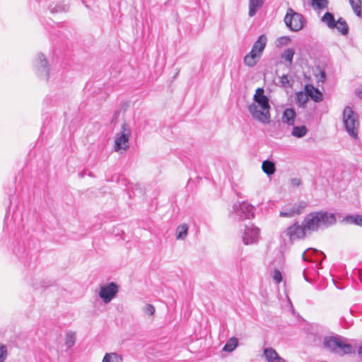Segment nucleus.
<instances>
[{
	"label": "nucleus",
	"instance_id": "30",
	"mask_svg": "<svg viewBox=\"0 0 362 362\" xmlns=\"http://www.w3.org/2000/svg\"><path fill=\"white\" fill-rule=\"evenodd\" d=\"M48 8L52 13H56L66 11L69 9V7L67 5L51 4L49 6Z\"/></svg>",
	"mask_w": 362,
	"mask_h": 362
},
{
	"label": "nucleus",
	"instance_id": "10",
	"mask_svg": "<svg viewBox=\"0 0 362 362\" xmlns=\"http://www.w3.org/2000/svg\"><path fill=\"white\" fill-rule=\"evenodd\" d=\"M254 210L255 209L251 204L247 202H241L234 204L233 213L237 216L239 220L250 219L254 215Z\"/></svg>",
	"mask_w": 362,
	"mask_h": 362
},
{
	"label": "nucleus",
	"instance_id": "37",
	"mask_svg": "<svg viewBox=\"0 0 362 362\" xmlns=\"http://www.w3.org/2000/svg\"><path fill=\"white\" fill-rule=\"evenodd\" d=\"M277 41L279 45H286L291 41V39L289 38V37L284 36V37H279L277 40Z\"/></svg>",
	"mask_w": 362,
	"mask_h": 362
},
{
	"label": "nucleus",
	"instance_id": "33",
	"mask_svg": "<svg viewBox=\"0 0 362 362\" xmlns=\"http://www.w3.org/2000/svg\"><path fill=\"white\" fill-rule=\"evenodd\" d=\"M65 344L68 348L72 347L75 344V334L73 332H69L66 335Z\"/></svg>",
	"mask_w": 362,
	"mask_h": 362
},
{
	"label": "nucleus",
	"instance_id": "1",
	"mask_svg": "<svg viewBox=\"0 0 362 362\" xmlns=\"http://www.w3.org/2000/svg\"><path fill=\"white\" fill-rule=\"evenodd\" d=\"M254 102L248 106V110L252 118L262 124L270 122V105L269 98L264 95L262 88H258L253 96Z\"/></svg>",
	"mask_w": 362,
	"mask_h": 362
},
{
	"label": "nucleus",
	"instance_id": "4",
	"mask_svg": "<svg viewBox=\"0 0 362 362\" xmlns=\"http://www.w3.org/2000/svg\"><path fill=\"white\" fill-rule=\"evenodd\" d=\"M132 135V130L130 127L124 123L119 132L117 133L115 136L114 151L120 154L127 151L129 148V139Z\"/></svg>",
	"mask_w": 362,
	"mask_h": 362
},
{
	"label": "nucleus",
	"instance_id": "28",
	"mask_svg": "<svg viewBox=\"0 0 362 362\" xmlns=\"http://www.w3.org/2000/svg\"><path fill=\"white\" fill-rule=\"evenodd\" d=\"M344 221L350 223L362 226V216L360 215H348L346 217H344Z\"/></svg>",
	"mask_w": 362,
	"mask_h": 362
},
{
	"label": "nucleus",
	"instance_id": "41",
	"mask_svg": "<svg viewBox=\"0 0 362 362\" xmlns=\"http://www.w3.org/2000/svg\"><path fill=\"white\" fill-rule=\"evenodd\" d=\"M358 354L362 356V346L358 349Z\"/></svg>",
	"mask_w": 362,
	"mask_h": 362
},
{
	"label": "nucleus",
	"instance_id": "38",
	"mask_svg": "<svg viewBox=\"0 0 362 362\" xmlns=\"http://www.w3.org/2000/svg\"><path fill=\"white\" fill-rule=\"evenodd\" d=\"M318 82L323 83L325 81L326 75L324 71H321L320 72L319 76H317Z\"/></svg>",
	"mask_w": 362,
	"mask_h": 362
},
{
	"label": "nucleus",
	"instance_id": "35",
	"mask_svg": "<svg viewBox=\"0 0 362 362\" xmlns=\"http://www.w3.org/2000/svg\"><path fill=\"white\" fill-rule=\"evenodd\" d=\"M143 312L148 315H153L155 313V308L153 305L147 304L143 308Z\"/></svg>",
	"mask_w": 362,
	"mask_h": 362
},
{
	"label": "nucleus",
	"instance_id": "6",
	"mask_svg": "<svg viewBox=\"0 0 362 362\" xmlns=\"http://www.w3.org/2000/svg\"><path fill=\"white\" fill-rule=\"evenodd\" d=\"M284 23L291 31L297 32L303 28L304 18L302 14L289 8L284 17Z\"/></svg>",
	"mask_w": 362,
	"mask_h": 362
},
{
	"label": "nucleus",
	"instance_id": "32",
	"mask_svg": "<svg viewBox=\"0 0 362 362\" xmlns=\"http://www.w3.org/2000/svg\"><path fill=\"white\" fill-rule=\"evenodd\" d=\"M295 54V52L293 49L288 48L284 50V52L282 54V58L284 59L286 61L288 62L290 64L293 62V57Z\"/></svg>",
	"mask_w": 362,
	"mask_h": 362
},
{
	"label": "nucleus",
	"instance_id": "27",
	"mask_svg": "<svg viewBox=\"0 0 362 362\" xmlns=\"http://www.w3.org/2000/svg\"><path fill=\"white\" fill-rule=\"evenodd\" d=\"M278 85L283 88H288L292 86L291 79L288 75L284 74L278 78Z\"/></svg>",
	"mask_w": 362,
	"mask_h": 362
},
{
	"label": "nucleus",
	"instance_id": "31",
	"mask_svg": "<svg viewBox=\"0 0 362 362\" xmlns=\"http://www.w3.org/2000/svg\"><path fill=\"white\" fill-rule=\"evenodd\" d=\"M310 254H320L325 256L322 252H320L315 249L309 248L307 250H305L302 255L303 260L307 262H312L313 260L310 258Z\"/></svg>",
	"mask_w": 362,
	"mask_h": 362
},
{
	"label": "nucleus",
	"instance_id": "29",
	"mask_svg": "<svg viewBox=\"0 0 362 362\" xmlns=\"http://www.w3.org/2000/svg\"><path fill=\"white\" fill-rule=\"evenodd\" d=\"M349 3L356 15L360 17L361 16V0H349Z\"/></svg>",
	"mask_w": 362,
	"mask_h": 362
},
{
	"label": "nucleus",
	"instance_id": "2",
	"mask_svg": "<svg viewBox=\"0 0 362 362\" xmlns=\"http://www.w3.org/2000/svg\"><path fill=\"white\" fill-rule=\"evenodd\" d=\"M336 222L335 215L325 211L310 212L303 220V224H304L308 235L313 232L327 228L334 225Z\"/></svg>",
	"mask_w": 362,
	"mask_h": 362
},
{
	"label": "nucleus",
	"instance_id": "40",
	"mask_svg": "<svg viewBox=\"0 0 362 362\" xmlns=\"http://www.w3.org/2000/svg\"><path fill=\"white\" fill-rule=\"evenodd\" d=\"M356 94L358 96V98L362 99V87L357 90Z\"/></svg>",
	"mask_w": 362,
	"mask_h": 362
},
{
	"label": "nucleus",
	"instance_id": "8",
	"mask_svg": "<svg viewBox=\"0 0 362 362\" xmlns=\"http://www.w3.org/2000/svg\"><path fill=\"white\" fill-rule=\"evenodd\" d=\"M118 292L119 286L114 282H110L100 286L98 296L105 304H107L116 297Z\"/></svg>",
	"mask_w": 362,
	"mask_h": 362
},
{
	"label": "nucleus",
	"instance_id": "18",
	"mask_svg": "<svg viewBox=\"0 0 362 362\" xmlns=\"http://www.w3.org/2000/svg\"><path fill=\"white\" fill-rule=\"evenodd\" d=\"M305 90L307 95L310 97L315 102H320L323 99V96L322 93L317 89L314 88L313 86L305 87Z\"/></svg>",
	"mask_w": 362,
	"mask_h": 362
},
{
	"label": "nucleus",
	"instance_id": "14",
	"mask_svg": "<svg viewBox=\"0 0 362 362\" xmlns=\"http://www.w3.org/2000/svg\"><path fill=\"white\" fill-rule=\"evenodd\" d=\"M354 352L355 349L353 346L349 344L346 339L341 337L334 354L344 356Z\"/></svg>",
	"mask_w": 362,
	"mask_h": 362
},
{
	"label": "nucleus",
	"instance_id": "21",
	"mask_svg": "<svg viewBox=\"0 0 362 362\" xmlns=\"http://www.w3.org/2000/svg\"><path fill=\"white\" fill-rule=\"evenodd\" d=\"M188 228V226L186 223L178 226L176 228V238L177 240H185L187 235Z\"/></svg>",
	"mask_w": 362,
	"mask_h": 362
},
{
	"label": "nucleus",
	"instance_id": "25",
	"mask_svg": "<svg viewBox=\"0 0 362 362\" xmlns=\"http://www.w3.org/2000/svg\"><path fill=\"white\" fill-rule=\"evenodd\" d=\"M102 362H123V358L115 352L107 353L105 354Z\"/></svg>",
	"mask_w": 362,
	"mask_h": 362
},
{
	"label": "nucleus",
	"instance_id": "23",
	"mask_svg": "<svg viewBox=\"0 0 362 362\" xmlns=\"http://www.w3.org/2000/svg\"><path fill=\"white\" fill-rule=\"evenodd\" d=\"M343 35H346L349 33V26L346 22L342 18H339L336 22L335 28Z\"/></svg>",
	"mask_w": 362,
	"mask_h": 362
},
{
	"label": "nucleus",
	"instance_id": "3",
	"mask_svg": "<svg viewBox=\"0 0 362 362\" xmlns=\"http://www.w3.org/2000/svg\"><path fill=\"white\" fill-rule=\"evenodd\" d=\"M267 37L265 35H261L252 45L251 51L244 57V64L253 67L256 65L262 55L263 51L266 47Z\"/></svg>",
	"mask_w": 362,
	"mask_h": 362
},
{
	"label": "nucleus",
	"instance_id": "36",
	"mask_svg": "<svg viewBox=\"0 0 362 362\" xmlns=\"http://www.w3.org/2000/svg\"><path fill=\"white\" fill-rule=\"evenodd\" d=\"M273 280L277 284H279L282 281V275L279 270L275 269L272 275Z\"/></svg>",
	"mask_w": 362,
	"mask_h": 362
},
{
	"label": "nucleus",
	"instance_id": "5",
	"mask_svg": "<svg viewBox=\"0 0 362 362\" xmlns=\"http://www.w3.org/2000/svg\"><path fill=\"white\" fill-rule=\"evenodd\" d=\"M343 122L348 134L354 139L358 136L359 120L356 112L351 107H346L343 112Z\"/></svg>",
	"mask_w": 362,
	"mask_h": 362
},
{
	"label": "nucleus",
	"instance_id": "12",
	"mask_svg": "<svg viewBox=\"0 0 362 362\" xmlns=\"http://www.w3.org/2000/svg\"><path fill=\"white\" fill-rule=\"evenodd\" d=\"M307 206L308 204L306 202L300 201L297 203H295L291 208H288L284 211H281L280 212V216L291 218L296 215L300 214L304 211Z\"/></svg>",
	"mask_w": 362,
	"mask_h": 362
},
{
	"label": "nucleus",
	"instance_id": "11",
	"mask_svg": "<svg viewBox=\"0 0 362 362\" xmlns=\"http://www.w3.org/2000/svg\"><path fill=\"white\" fill-rule=\"evenodd\" d=\"M259 238V228L252 223L246 225L242 235V240L245 245L254 244L258 242Z\"/></svg>",
	"mask_w": 362,
	"mask_h": 362
},
{
	"label": "nucleus",
	"instance_id": "7",
	"mask_svg": "<svg viewBox=\"0 0 362 362\" xmlns=\"http://www.w3.org/2000/svg\"><path fill=\"white\" fill-rule=\"evenodd\" d=\"M34 66L38 78L47 81L49 78L50 68L47 59L42 53H38L36 55Z\"/></svg>",
	"mask_w": 362,
	"mask_h": 362
},
{
	"label": "nucleus",
	"instance_id": "39",
	"mask_svg": "<svg viewBox=\"0 0 362 362\" xmlns=\"http://www.w3.org/2000/svg\"><path fill=\"white\" fill-rule=\"evenodd\" d=\"M291 182L295 187H298L301 184L300 180L296 177L291 179Z\"/></svg>",
	"mask_w": 362,
	"mask_h": 362
},
{
	"label": "nucleus",
	"instance_id": "26",
	"mask_svg": "<svg viewBox=\"0 0 362 362\" xmlns=\"http://www.w3.org/2000/svg\"><path fill=\"white\" fill-rule=\"evenodd\" d=\"M327 0H311V6L314 10H323L328 7Z\"/></svg>",
	"mask_w": 362,
	"mask_h": 362
},
{
	"label": "nucleus",
	"instance_id": "19",
	"mask_svg": "<svg viewBox=\"0 0 362 362\" xmlns=\"http://www.w3.org/2000/svg\"><path fill=\"white\" fill-rule=\"evenodd\" d=\"M262 169L268 176L272 175L276 170L275 164L269 160H264L262 164Z\"/></svg>",
	"mask_w": 362,
	"mask_h": 362
},
{
	"label": "nucleus",
	"instance_id": "24",
	"mask_svg": "<svg viewBox=\"0 0 362 362\" xmlns=\"http://www.w3.org/2000/svg\"><path fill=\"white\" fill-rule=\"evenodd\" d=\"M308 129L305 126H294L291 132V135L296 138H301L306 135Z\"/></svg>",
	"mask_w": 362,
	"mask_h": 362
},
{
	"label": "nucleus",
	"instance_id": "13",
	"mask_svg": "<svg viewBox=\"0 0 362 362\" xmlns=\"http://www.w3.org/2000/svg\"><path fill=\"white\" fill-rule=\"evenodd\" d=\"M341 337L339 336H329L325 337L323 339V348L332 354L335 353L338 344L341 340Z\"/></svg>",
	"mask_w": 362,
	"mask_h": 362
},
{
	"label": "nucleus",
	"instance_id": "34",
	"mask_svg": "<svg viewBox=\"0 0 362 362\" xmlns=\"http://www.w3.org/2000/svg\"><path fill=\"white\" fill-rule=\"evenodd\" d=\"M7 357V348L0 344V362H4Z\"/></svg>",
	"mask_w": 362,
	"mask_h": 362
},
{
	"label": "nucleus",
	"instance_id": "15",
	"mask_svg": "<svg viewBox=\"0 0 362 362\" xmlns=\"http://www.w3.org/2000/svg\"><path fill=\"white\" fill-rule=\"evenodd\" d=\"M263 356L267 362H287L273 348H265L263 351Z\"/></svg>",
	"mask_w": 362,
	"mask_h": 362
},
{
	"label": "nucleus",
	"instance_id": "9",
	"mask_svg": "<svg viewBox=\"0 0 362 362\" xmlns=\"http://www.w3.org/2000/svg\"><path fill=\"white\" fill-rule=\"evenodd\" d=\"M284 234L288 237L291 242L296 240L303 239L308 235L303 222L300 225L298 222L288 227L284 232Z\"/></svg>",
	"mask_w": 362,
	"mask_h": 362
},
{
	"label": "nucleus",
	"instance_id": "20",
	"mask_svg": "<svg viewBox=\"0 0 362 362\" xmlns=\"http://www.w3.org/2000/svg\"><path fill=\"white\" fill-rule=\"evenodd\" d=\"M321 21L330 29H334L336 26L337 21H335L334 15L332 13L326 12L322 17Z\"/></svg>",
	"mask_w": 362,
	"mask_h": 362
},
{
	"label": "nucleus",
	"instance_id": "22",
	"mask_svg": "<svg viewBox=\"0 0 362 362\" xmlns=\"http://www.w3.org/2000/svg\"><path fill=\"white\" fill-rule=\"evenodd\" d=\"M238 345V340L236 337H233L230 338L223 348V351L232 352Z\"/></svg>",
	"mask_w": 362,
	"mask_h": 362
},
{
	"label": "nucleus",
	"instance_id": "17",
	"mask_svg": "<svg viewBox=\"0 0 362 362\" xmlns=\"http://www.w3.org/2000/svg\"><path fill=\"white\" fill-rule=\"evenodd\" d=\"M264 1L265 0H249V16H254L258 10L262 8Z\"/></svg>",
	"mask_w": 362,
	"mask_h": 362
},
{
	"label": "nucleus",
	"instance_id": "16",
	"mask_svg": "<svg viewBox=\"0 0 362 362\" xmlns=\"http://www.w3.org/2000/svg\"><path fill=\"white\" fill-rule=\"evenodd\" d=\"M296 118V112L292 108H286L283 112L282 122L289 126H293Z\"/></svg>",
	"mask_w": 362,
	"mask_h": 362
}]
</instances>
